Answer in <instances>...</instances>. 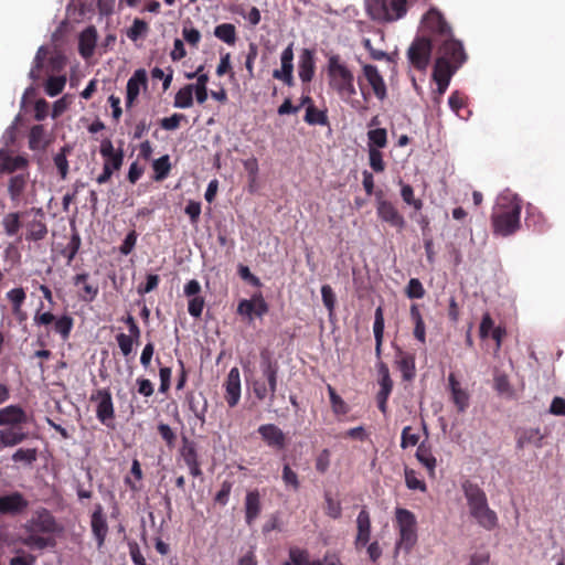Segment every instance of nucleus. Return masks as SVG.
I'll return each instance as SVG.
<instances>
[{
  "instance_id": "obj_1",
  "label": "nucleus",
  "mask_w": 565,
  "mask_h": 565,
  "mask_svg": "<svg viewBox=\"0 0 565 565\" xmlns=\"http://www.w3.org/2000/svg\"><path fill=\"white\" fill-rule=\"evenodd\" d=\"M420 24L422 35L427 36L436 47L433 79L437 84V94L441 96L468 56L462 42L455 38L451 26L438 9L430 8Z\"/></svg>"
},
{
  "instance_id": "obj_2",
  "label": "nucleus",
  "mask_w": 565,
  "mask_h": 565,
  "mask_svg": "<svg viewBox=\"0 0 565 565\" xmlns=\"http://www.w3.org/2000/svg\"><path fill=\"white\" fill-rule=\"evenodd\" d=\"M327 77L329 88L338 95V97L349 104L358 111L366 110L367 107L362 105L360 100L354 99L356 95L355 77L353 71L340 54L327 55Z\"/></svg>"
},
{
  "instance_id": "obj_3",
  "label": "nucleus",
  "mask_w": 565,
  "mask_h": 565,
  "mask_svg": "<svg viewBox=\"0 0 565 565\" xmlns=\"http://www.w3.org/2000/svg\"><path fill=\"white\" fill-rule=\"evenodd\" d=\"M58 525L55 518L46 509H41L24 524L25 536L21 542L30 548L44 550L55 545L52 536L57 532Z\"/></svg>"
},
{
  "instance_id": "obj_4",
  "label": "nucleus",
  "mask_w": 565,
  "mask_h": 565,
  "mask_svg": "<svg viewBox=\"0 0 565 565\" xmlns=\"http://www.w3.org/2000/svg\"><path fill=\"white\" fill-rule=\"evenodd\" d=\"M522 205L520 200L512 199L507 203L498 204L491 215L493 233L499 236H510L520 228Z\"/></svg>"
},
{
  "instance_id": "obj_5",
  "label": "nucleus",
  "mask_w": 565,
  "mask_h": 565,
  "mask_svg": "<svg viewBox=\"0 0 565 565\" xmlns=\"http://www.w3.org/2000/svg\"><path fill=\"white\" fill-rule=\"evenodd\" d=\"M260 371L266 382L256 380L253 382V393L258 401L269 397L275 401L278 390L279 364L267 351L260 353Z\"/></svg>"
},
{
  "instance_id": "obj_6",
  "label": "nucleus",
  "mask_w": 565,
  "mask_h": 565,
  "mask_svg": "<svg viewBox=\"0 0 565 565\" xmlns=\"http://www.w3.org/2000/svg\"><path fill=\"white\" fill-rule=\"evenodd\" d=\"M395 519L399 534L396 547L403 550L405 553H409L417 543L416 516L407 509L397 508Z\"/></svg>"
},
{
  "instance_id": "obj_7",
  "label": "nucleus",
  "mask_w": 565,
  "mask_h": 565,
  "mask_svg": "<svg viewBox=\"0 0 565 565\" xmlns=\"http://www.w3.org/2000/svg\"><path fill=\"white\" fill-rule=\"evenodd\" d=\"M434 44L425 35H417L407 50L409 64L419 72H426L430 60Z\"/></svg>"
},
{
  "instance_id": "obj_8",
  "label": "nucleus",
  "mask_w": 565,
  "mask_h": 565,
  "mask_svg": "<svg viewBox=\"0 0 565 565\" xmlns=\"http://www.w3.org/2000/svg\"><path fill=\"white\" fill-rule=\"evenodd\" d=\"M89 401L96 404V417L106 427L114 428L115 407L109 388H98L90 394Z\"/></svg>"
},
{
  "instance_id": "obj_9",
  "label": "nucleus",
  "mask_w": 565,
  "mask_h": 565,
  "mask_svg": "<svg viewBox=\"0 0 565 565\" xmlns=\"http://www.w3.org/2000/svg\"><path fill=\"white\" fill-rule=\"evenodd\" d=\"M34 323L38 326H49L54 323V331L61 335L63 341H66L71 335L74 320L68 315H63L60 318H55V316L50 311L41 312L38 310L34 316Z\"/></svg>"
},
{
  "instance_id": "obj_10",
  "label": "nucleus",
  "mask_w": 565,
  "mask_h": 565,
  "mask_svg": "<svg viewBox=\"0 0 565 565\" xmlns=\"http://www.w3.org/2000/svg\"><path fill=\"white\" fill-rule=\"evenodd\" d=\"M383 193H377L376 214L382 222L390 224L392 227L403 230L406 225L404 216L401 214L396 205L382 198Z\"/></svg>"
},
{
  "instance_id": "obj_11",
  "label": "nucleus",
  "mask_w": 565,
  "mask_h": 565,
  "mask_svg": "<svg viewBox=\"0 0 565 565\" xmlns=\"http://www.w3.org/2000/svg\"><path fill=\"white\" fill-rule=\"evenodd\" d=\"M257 433L262 440L276 451L284 450L287 447L286 434L275 424H263L258 427Z\"/></svg>"
},
{
  "instance_id": "obj_12",
  "label": "nucleus",
  "mask_w": 565,
  "mask_h": 565,
  "mask_svg": "<svg viewBox=\"0 0 565 565\" xmlns=\"http://www.w3.org/2000/svg\"><path fill=\"white\" fill-rule=\"evenodd\" d=\"M183 292L190 298L188 303V311L193 318H200L205 306V300L201 292V285L196 279L189 280L183 288Z\"/></svg>"
},
{
  "instance_id": "obj_13",
  "label": "nucleus",
  "mask_w": 565,
  "mask_h": 565,
  "mask_svg": "<svg viewBox=\"0 0 565 565\" xmlns=\"http://www.w3.org/2000/svg\"><path fill=\"white\" fill-rule=\"evenodd\" d=\"M461 488L467 500L469 513L489 505L486 492L477 483L466 480Z\"/></svg>"
},
{
  "instance_id": "obj_14",
  "label": "nucleus",
  "mask_w": 565,
  "mask_h": 565,
  "mask_svg": "<svg viewBox=\"0 0 565 565\" xmlns=\"http://www.w3.org/2000/svg\"><path fill=\"white\" fill-rule=\"evenodd\" d=\"M281 68L273 72V77L282 81L286 85H294V43H290L280 56Z\"/></svg>"
},
{
  "instance_id": "obj_15",
  "label": "nucleus",
  "mask_w": 565,
  "mask_h": 565,
  "mask_svg": "<svg viewBox=\"0 0 565 565\" xmlns=\"http://www.w3.org/2000/svg\"><path fill=\"white\" fill-rule=\"evenodd\" d=\"M224 398L228 407H235L241 399V374L237 367H232L224 382Z\"/></svg>"
},
{
  "instance_id": "obj_16",
  "label": "nucleus",
  "mask_w": 565,
  "mask_h": 565,
  "mask_svg": "<svg viewBox=\"0 0 565 565\" xmlns=\"http://www.w3.org/2000/svg\"><path fill=\"white\" fill-rule=\"evenodd\" d=\"M362 71L376 98L384 100L387 97V88L384 78L380 74L377 67L372 64H365L362 67Z\"/></svg>"
},
{
  "instance_id": "obj_17",
  "label": "nucleus",
  "mask_w": 565,
  "mask_h": 565,
  "mask_svg": "<svg viewBox=\"0 0 565 565\" xmlns=\"http://www.w3.org/2000/svg\"><path fill=\"white\" fill-rule=\"evenodd\" d=\"M100 156L104 159V167H108L110 170H120L124 163V151L122 149L115 150L110 139H104L99 148Z\"/></svg>"
},
{
  "instance_id": "obj_18",
  "label": "nucleus",
  "mask_w": 565,
  "mask_h": 565,
  "mask_svg": "<svg viewBox=\"0 0 565 565\" xmlns=\"http://www.w3.org/2000/svg\"><path fill=\"white\" fill-rule=\"evenodd\" d=\"M371 539V516L366 507H363L356 518L355 548L365 547Z\"/></svg>"
},
{
  "instance_id": "obj_19",
  "label": "nucleus",
  "mask_w": 565,
  "mask_h": 565,
  "mask_svg": "<svg viewBox=\"0 0 565 565\" xmlns=\"http://www.w3.org/2000/svg\"><path fill=\"white\" fill-rule=\"evenodd\" d=\"M29 505L28 500L20 492H12L0 497V514L15 515L24 511Z\"/></svg>"
},
{
  "instance_id": "obj_20",
  "label": "nucleus",
  "mask_w": 565,
  "mask_h": 565,
  "mask_svg": "<svg viewBox=\"0 0 565 565\" xmlns=\"http://www.w3.org/2000/svg\"><path fill=\"white\" fill-rule=\"evenodd\" d=\"M148 77L147 72L143 68H139L135 71L132 76L127 82V95H126V106L131 107L136 99L140 94V88L147 87Z\"/></svg>"
},
{
  "instance_id": "obj_21",
  "label": "nucleus",
  "mask_w": 565,
  "mask_h": 565,
  "mask_svg": "<svg viewBox=\"0 0 565 565\" xmlns=\"http://www.w3.org/2000/svg\"><path fill=\"white\" fill-rule=\"evenodd\" d=\"M92 532L96 539L97 547L100 550L108 533V524L103 511V507L98 504L90 516Z\"/></svg>"
},
{
  "instance_id": "obj_22",
  "label": "nucleus",
  "mask_w": 565,
  "mask_h": 565,
  "mask_svg": "<svg viewBox=\"0 0 565 565\" xmlns=\"http://www.w3.org/2000/svg\"><path fill=\"white\" fill-rule=\"evenodd\" d=\"M448 387L451 395V401L459 413H463L469 407V394L460 385L454 373L448 375Z\"/></svg>"
},
{
  "instance_id": "obj_23",
  "label": "nucleus",
  "mask_w": 565,
  "mask_h": 565,
  "mask_svg": "<svg viewBox=\"0 0 565 565\" xmlns=\"http://www.w3.org/2000/svg\"><path fill=\"white\" fill-rule=\"evenodd\" d=\"M26 422V413L19 405H9L0 409V426L15 427Z\"/></svg>"
},
{
  "instance_id": "obj_24",
  "label": "nucleus",
  "mask_w": 565,
  "mask_h": 565,
  "mask_svg": "<svg viewBox=\"0 0 565 565\" xmlns=\"http://www.w3.org/2000/svg\"><path fill=\"white\" fill-rule=\"evenodd\" d=\"M88 279V273H81L74 276L73 284L75 287L81 288L78 291L81 299L86 302H92L96 299L99 292V287L97 284L89 282Z\"/></svg>"
},
{
  "instance_id": "obj_25",
  "label": "nucleus",
  "mask_w": 565,
  "mask_h": 565,
  "mask_svg": "<svg viewBox=\"0 0 565 565\" xmlns=\"http://www.w3.org/2000/svg\"><path fill=\"white\" fill-rule=\"evenodd\" d=\"M415 457L418 462L427 470L428 476L434 478L437 467V459L433 454L431 445L426 440L422 441L417 447Z\"/></svg>"
},
{
  "instance_id": "obj_26",
  "label": "nucleus",
  "mask_w": 565,
  "mask_h": 565,
  "mask_svg": "<svg viewBox=\"0 0 565 565\" xmlns=\"http://www.w3.org/2000/svg\"><path fill=\"white\" fill-rule=\"evenodd\" d=\"M29 174L20 173L9 179L8 192L11 201L17 206L23 201V195L28 185Z\"/></svg>"
},
{
  "instance_id": "obj_27",
  "label": "nucleus",
  "mask_w": 565,
  "mask_h": 565,
  "mask_svg": "<svg viewBox=\"0 0 565 565\" xmlns=\"http://www.w3.org/2000/svg\"><path fill=\"white\" fill-rule=\"evenodd\" d=\"M315 55L309 49H303L299 56L298 74L302 83H309L315 76Z\"/></svg>"
},
{
  "instance_id": "obj_28",
  "label": "nucleus",
  "mask_w": 565,
  "mask_h": 565,
  "mask_svg": "<svg viewBox=\"0 0 565 565\" xmlns=\"http://www.w3.org/2000/svg\"><path fill=\"white\" fill-rule=\"evenodd\" d=\"M396 358L397 367L402 373L403 380L407 382L413 381L416 376L415 355L397 348Z\"/></svg>"
},
{
  "instance_id": "obj_29",
  "label": "nucleus",
  "mask_w": 565,
  "mask_h": 565,
  "mask_svg": "<svg viewBox=\"0 0 565 565\" xmlns=\"http://www.w3.org/2000/svg\"><path fill=\"white\" fill-rule=\"evenodd\" d=\"M262 512L260 494L258 490H252L245 497V522L252 525Z\"/></svg>"
},
{
  "instance_id": "obj_30",
  "label": "nucleus",
  "mask_w": 565,
  "mask_h": 565,
  "mask_svg": "<svg viewBox=\"0 0 565 565\" xmlns=\"http://www.w3.org/2000/svg\"><path fill=\"white\" fill-rule=\"evenodd\" d=\"M189 409L203 424L207 412V399L203 393L189 392L185 396Z\"/></svg>"
},
{
  "instance_id": "obj_31",
  "label": "nucleus",
  "mask_w": 565,
  "mask_h": 565,
  "mask_svg": "<svg viewBox=\"0 0 565 565\" xmlns=\"http://www.w3.org/2000/svg\"><path fill=\"white\" fill-rule=\"evenodd\" d=\"M97 41V31L95 26H87L79 34L78 51L84 58H88L94 54Z\"/></svg>"
},
{
  "instance_id": "obj_32",
  "label": "nucleus",
  "mask_w": 565,
  "mask_h": 565,
  "mask_svg": "<svg viewBox=\"0 0 565 565\" xmlns=\"http://www.w3.org/2000/svg\"><path fill=\"white\" fill-rule=\"evenodd\" d=\"M470 515L487 531H492L498 526V515L489 505L470 512Z\"/></svg>"
},
{
  "instance_id": "obj_33",
  "label": "nucleus",
  "mask_w": 565,
  "mask_h": 565,
  "mask_svg": "<svg viewBox=\"0 0 565 565\" xmlns=\"http://www.w3.org/2000/svg\"><path fill=\"white\" fill-rule=\"evenodd\" d=\"M525 225L537 233H543L548 228L544 214L532 205L526 209Z\"/></svg>"
},
{
  "instance_id": "obj_34",
  "label": "nucleus",
  "mask_w": 565,
  "mask_h": 565,
  "mask_svg": "<svg viewBox=\"0 0 565 565\" xmlns=\"http://www.w3.org/2000/svg\"><path fill=\"white\" fill-rule=\"evenodd\" d=\"M544 435L541 433L540 428H529L523 429L518 433L516 436V447L519 449H523L527 445H534L535 447H542V440Z\"/></svg>"
},
{
  "instance_id": "obj_35",
  "label": "nucleus",
  "mask_w": 565,
  "mask_h": 565,
  "mask_svg": "<svg viewBox=\"0 0 565 565\" xmlns=\"http://www.w3.org/2000/svg\"><path fill=\"white\" fill-rule=\"evenodd\" d=\"M28 166V160L21 156L12 157L8 152L0 151V170L2 172L13 173L23 170Z\"/></svg>"
},
{
  "instance_id": "obj_36",
  "label": "nucleus",
  "mask_w": 565,
  "mask_h": 565,
  "mask_svg": "<svg viewBox=\"0 0 565 565\" xmlns=\"http://www.w3.org/2000/svg\"><path fill=\"white\" fill-rule=\"evenodd\" d=\"M370 18L377 22H388V2L386 0H366Z\"/></svg>"
},
{
  "instance_id": "obj_37",
  "label": "nucleus",
  "mask_w": 565,
  "mask_h": 565,
  "mask_svg": "<svg viewBox=\"0 0 565 565\" xmlns=\"http://www.w3.org/2000/svg\"><path fill=\"white\" fill-rule=\"evenodd\" d=\"M26 439V434L20 428L9 427L0 430V449L13 447Z\"/></svg>"
},
{
  "instance_id": "obj_38",
  "label": "nucleus",
  "mask_w": 565,
  "mask_h": 565,
  "mask_svg": "<svg viewBox=\"0 0 565 565\" xmlns=\"http://www.w3.org/2000/svg\"><path fill=\"white\" fill-rule=\"evenodd\" d=\"M179 452L186 467L200 461L195 443L190 440L186 436L182 437V446Z\"/></svg>"
},
{
  "instance_id": "obj_39",
  "label": "nucleus",
  "mask_w": 565,
  "mask_h": 565,
  "mask_svg": "<svg viewBox=\"0 0 565 565\" xmlns=\"http://www.w3.org/2000/svg\"><path fill=\"white\" fill-rule=\"evenodd\" d=\"M411 318L415 324L414 337L422 343L426 341V328L425 322L417 305L411 306Z\"/></svg>"
},
{
  "instance_id": "obj_40",
  "label": "nucleus",
  "mask_w": 565,
  "mask_h": 565,
  "mask_svg": "<svg viewBox=\"0 0 565 565\" xmlns=\"http://www.w3.org/2000/svg\"><path fill=\"white\" fill-rule=\"evenodd\" d=\"M214 35L228 45H234L237 40L236 28L232 23H222L216 25L214 29Z\"/></svg>"
},
{
  "instance_id": "obj_41",
  "label": "nucleus",
  "mask_w": 565,
  "mask_h": 565,
  "mask_svg": "<svg viewBox=\"0 0 565 565\" xmlns=\"http://www.w3.org/2000/svg\"><path fill=\"white\" fill-rule=\"evenodd\" d=\"M173 105L183 109L193 105V84H188L177 92Z\"/></svg>"
},
{
  "instance_id": "obj_42",
  "label": "nucleus",
  "mask_w": 565,
  "mask_h": 565,
  "mask_svg": "<svg viewBox=\"0 0 565 565\" xmlns=\"http://www.w3.org/2000/svg\"><path fill=\"white\" fill-rule=\"evenodd\" d=\"M45 129L42 125H35L31 128L29 135V147L32 150H40L46 147V141L44 140Z\"/></svg>"
},
{
  "instance_id": "obj_43",
  "label": "nucleus",
  "mask_w": 565,
  "mask_h": 565,
  "mask_svg": "<svg viewBox=\"0 0 565 565\" xmlns=\"http://www.w3.org/2000/svg\"><path fill=\"white\" fill-rule=\"evenodd\" d=\"M149 32V24L141 19L136 18L131 26L127 30V36L129 40L136 42L139 39L146 38Z\"/></svg>"
},
{
  "instance_id": "obj_44",
  "label": "nucleus",
  "mask_w": 565,
  "mask_h": 565,
  "mask_svg": "<svg viewBox=\"0 0 565 565\" xmlns=\"http://www.w3.org/2000/svg\"><path fill=\"white\" fill-rule=\"evenodd\" d=\"M369 148L373 147L376 149L385 148L387 145V132L384 128L371 129L367 131Z\"/></svg>"
},
{
  "instance_id": "obj_45",
  "label": "nucleus",
  "mask_w": 565,
  "mask_h": 565,
  "mask_svg": "<svg viewBox=\"0 0 565 565\" xmlns=\"http://www.w3.org/2000/svg\"><path fill=\"white\" fill-rule=\"evenodd\" d=\"M152 168L154 171V180L161 181L164 180L171 169L170 164V158L168 154L160 157L159 159L154 160L152 163Z\"/></svg>"
},
{
  "instance_id": "obj_46",
  "label": "nucleus",
  "mask_w": 565,
  "mask_h": 565,
  "mask_svg": "<svg viewBox=\"0 0 565 565\" xmlns=\"http://www.w3.org/2000/svg\"><path fill=\"white\" fill-rule=\"evenodd\" d=\"M305 121L309 125H327L328 117L322 110H319L315 105H309L306 108Z\"/></svg>"
},
{
  "instance_id": "obj_47",
  "label": "nucleus",
  "mask_w": 565,
  "mask_h": 565,
  "mask_svg": "<svg viewBox=\"0 0 565 565\" xmlns=\"http://www.w3.org/2000/svg\"><path fill=\"white\" fill-rule=\"evenodd\" d=\"M406 0H391L388 2V22L402 19L407 13Z\"/></svg>"
},
{
  "instance_id": "obj_48",
  "label": "nucleus",
  "mask_w": 565,
  "mask_h": 565,
  "mask_svg": "<svg viewBox=\"0 0 565 565\" xmlns=\"http://www.w3.org/2000/svg\"><path fill=\"white\" fill-rule=\"evenodd\" d=\"M81 244H82L81 236L75 231L72 234L70 242L67 243L65 248L62 250V255L67 259V264H71L73 262V259L75 258L76 254L78 253V250L81 248Z\"/></svg>"
},
{
  "instance_id": "obj_49",
  "label": "nucleus",
  "mask_w": 565,
  "mask_h": 565,
  "mask_svg": "<svg viewBox=\"0 0 565 565\" xmlns=\"http://www.w3.org/2000/svg\"><path fill=\"white\" fill-rule=\"evenodd\" d=\"M328 393L333 413L335 415H345L349 412L348 404L331 385H328Z\"/></svg>"
},
{
  "instance_id": "obj_50",
  "label": "nucleus",
  "mask_w": 565,
  "mask_h": 565,
  "mask_svg": "<svg viewBox=\"0 0 565 565\" xmlns=\"http://www.w3.org/2000/svg\"><path fill=\"white\" fill-rule=\"evenodd\" d=\"M65 84V76H50L45 83V93L51 97H55L63 92Z\"/></svg>"
},
{
  "instance_id": "obj_51",
  "label": "nucleus",
  "mask_w": 565,
  "mask_h": 565,
  "mask_svg": "<svg viewBox=\"0 0 565 565\" xmlns=\"http://www.w3.org/2000/svg\"><path fill=\"white\" fill-rule=\"evenodd\" d=\"M2 225L8 236L17 235L21 227L20 214L17 212L7 214L2 220Z\"/></svg>"
},
{
  "instance_id": "obj_52",
  "label": "nucleus",
  "mask_w": 565,
  "mask_h": 565,
  "mask_svg": "<svg viewBox=\"0 0 565 565\" xmlns=\"http://www.w3.org/2000/svg\"><path fill=\"white\" fill-rule=\"evenodd\" d=\"M281 479H282L286 488H289L294 491L299 490L300 481H299L298 473L296 471H294L288 463L284 465V467H282Z\"/></svg>"
},
{
  "instance_id": "obj_53",
  "label": "nucleus",
  "mask_w": 565,
  "mask_h": 565,
  "mask_svg": "<svg viewBox=\"0 0 565 565\" xmlns=\"http://www.w3.org/2000/svg\"><path fill=\"white\" fill-rule=\"evenodd\" d=\"M46 234L47 228L42 221H32L28 226L26 239L41 241Z\"/></svg>"
},
{
  "instance_id": "obj_54",
  "label": "nucleus",
  "mask_w": 565,
  "mask_h": 565,
  "mask_svg": "<svg viewBox=\"0 0 565 565\" xmlns=\"http://www.w3.org/2000/svg\"><path fill=\"white\" fill-rule=\"evenodd\" d=\"M70 152V148L67 146L63 147L60 152L54 156V164L56 166L58 173L62 179H65L68 173V161L67 153Z\"/></svg>"
},
{
  "instance_id": "obj_55",
  "label": "nucleus",
  "mask_w": 565,
  "mask_h": 565,
  "mask_svg": "<svg viewBox=\"0 0 565 565\" xmlns=\"http://www.w3.org/2000/svg\"><path fill=\"white\" fill-rule=\"evenodd\" d=\"M405 483L411 490H419L422 492L427 491L425 481L419 479L416 471L413 469H405Z\"/></svg>"
},
{
  "instance_id": "obj_56",
  "label": "nucleus",
  "mask_w": 565,
  "mask_h": 565,
  "mask_svg": "<svg viewBox=\"0 0 565 565\" xmlns=\"http://www.w3.org/2000/svg\"><path fill=\"white\" fill-rule=\"evenodd\" d=\"M401 184H402L401 196H402L403 201L406 204L412 205L415 209V211H420L423 207V202L419 199H415L413 186L409 184H404L402 182H401Z\"/></svg>"
},
{
  "instance_id": "obj_57",
  "label": "nucleus",
  "mask_w": 565,
  "mask_h": 565,
  "mask_svg": "<svg viewBox=\"0 0 565 565\" xmlns=\"http://www.w3.org/2000/svg\"><path fill=\"white\" fill-rule=\"evenodd\" d=\"M7 298L12 305L13 312L18 313L26 298V295L23 288H13L7 292Z\"/></svg>"
},
{
  "instance_id": "obj_58",
  "label": "nucleus",
  "mask_w": 565,
  "mask_h": 565,
  "mask_svg": "<svg viewBox=\"0 0 565 565\" xmlns=\"http://www.w3.org/2000/svg\"><path fill=\"white\" fill-rule=\"evenodd\" d=\"M425 288L418 278H411L405 294L409 299H422L425 296Z\"/></svg>"
},
{
  "instance_id": "obj_59",
  "label": "nucleus",
  "mask_w": 565,
  "mask_h": 565,
  "mask_svg": "<svg viewBox=\"0 0 565 565\" xmlns=\"http://www.w3.org/2000/svg\"><path fill=\"white\" fill-rule=\"evenodd\" d=\"M326 507L324 512L331 519H339L342 515V508L340 501L334 500L329 493L324 495Z\"/></svg>"
},
{
  "instance_id": "obj_60",
  "label": "nucleus",
  "mask_w": 565,
  "mask_h": 565,
  "mask_svg": "<svg viewBox=\"0 0 565 565\" xmlns=\"http://www.w3.org/2000/svg\"><path fill=\"white\" fill-rule=\"evenodd\" d=\"M369 161H370V167L375 172H383L385 170V163L383 161V154H382V152L379 149L370 147V149H369Z\"/></svg>"
},
{
  "instance_id": "obj_61",
  "label": "nucleus",
  "mask_w": 565,
  "mask_h": 565,
  "mask_svg": "<svg viewBox=\"0 0 565 565\" xmlns=\"http://www.w3.org/2000/svg\"><path fill=\"white\" fill-rule=\"evenodd\" d=\"M309 554L306 550L290 548L289 561L284 565H307Z\"/></svg>"
},
{
  "instance_id": "obj_62",
  "label": "nucleus",
  "mask_w": 565,
  "mask_h": 565,
  "mask_svg": "<svg viewBox=\"0 0 565 565\" xmlns=\"http://www.w3.org/2000/svg\"><path fill=\"white\" fill-rule=\"evenodd\" d=\"M411 426H406L402 430L401 435V447L406 449L408 447L416 446L419 441V435L412 431Z\"/></svg>"
},
{
  "instance_id": "obj_63",
  "label": "nucleus",
  "mask_w": 565,
  "mask_h": 565,
  "mask_svg": "<svg viewBox=\"0 0 565 565\" xmlns=\"http://www.w3.org/2000/svg\"><path fill=\"white\" fill-rule=\"evenodd\" d=\"M182 36H183L184 41L193 47H198V45L201 41L200 31L191 25L183 26Z\"/></svg>"
},
{
  "instance_id": "obj_64",
  "label": "nucleus",
  "mask_w": 565,
  "mask_h": 565,
  "mask_svg": "<svg viewBox=\"0 0 565 565\" xmlns=\"http://www.w3.org/2000/svg\"><path fill=\"white\" fill-rule=\"evenodd\" d=\"M116 341L124 356H129L132 353L134 343H136L132 337H128L126 333H118Z\"/></svg>"
}]
</instances>
